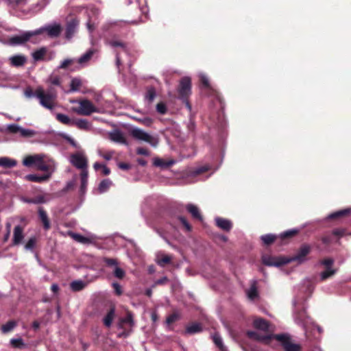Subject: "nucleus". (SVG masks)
I'll return each instance as SVG.
<instances>
[{
	"mask_svg": "<svg viewBox=\"0 0 351 351\" xmlns=\"http://www.w3.org/2000/svg\"><path fill=\"white\" fill-rule=\"evenodd\" d=\"M37 132L34 130L23 128L22 127L20 130V134L22 137L29 138L35 136Z\"/></svg>",
	"mask_w": 351,
	"mask_h": 351,
	"instance_id": "obj_43",
	"label": "nucleus"
},
{
	"mask_svg": "<svg viewBox=\"0 0 351 351\" xmlns=\"http://www.w3.org/2000/svg\"><path fill=\"white\" fill-rule=\"evenodd\" d=\"M350 212H351L350 208L343 209V210L335 212V213L329 215L328 218V219H335V218L343 217V216L348 215Z\"/></svg>",
	"mask_w": 351,
	"mask_h": 351,
	"instance_id": "obj_40",
	"label": "nucleus"
},
{
	"mask_svg": "<svg viewBox=\"0 0 351 351\" xmlns=\"http://www.w3.org/2000/svg\"><path fill=\"white\" fill-rule=\"evenodd\" d=\"M36 30H40V32H39V35L46 32L48 36L53 38L59 36L61 32V27L58 24H54L51 25H49L44 27H41L37 29Z\"/></svg>",
	"mask_w": 351,
	"mask_h": 351,
	"instance_id": "obj_11",
	"label": "nucleus"
},
{
	"mask_svg": "<svg viewBox=\"0 0 351 351\" xmlns=\"http://www.w3.org/2000/svg\"><path fill=\"white\" fill-rule=\"evenodd\" d=\"M24 95L27 98L36 97V89L33 91L32 88H27L25 90Z\"/></svg>",
	"mask_w": 351,
	"mask_h": 351,
	"instance_id": "obj_60",
	"label": "nucleus"
},
{
	"mask_svg": "<svg viewBox=\"0 0 351 351\" xmlns=\"http://www.w3.org/2000/svg\"><path fill=\"white\" fill-rule=\"evenodd\" d=\"M297 232H298V230H296V229L289 230H287V231L281 233L280 234V237L282 239L285 238L291 237L295 235Z\"/></svg>",
	"mask_w": 351,
	"mask_h": 351,
	"instance_id": "obj_56",
	"label": "nucleus"
},
{
	"mask_svg": "<svg viewBox=\"0 0 351 351\" xmlns=\"http://www.w3.org/2000/svg\"><path fill=\"white\" fill-rule=\"evenodd\" d=\"M254 326L260 330L267 331L269 330L268 322L262 318L256 319L254 321Z\"/></svg>",
	"mask_w": 351,
	"mask_h": 351,
	"instance_id": "obj_29",
	"label": "nucleus"
},
{
	"mask_svg": "<svg viewBox=\"0 0 351 351\" xmlns=\"http://www.w3.org/2000/svg\"><path fill=\"white\" fill-rule=\"evenodd\" d=\"M256 282V280H253L250 287L245 291L247 298L251 301H254L258 298Z\"/></svg>",
	"mask_w": 351,
	"mask_h": 351,
	"instance_id": "obj_17",
	"label": "nucleus"
},
{
	"mask_svg": "<svg viewBox=\"0 0 351 351\" xmlns=\"http://www.w3.org/2000/svg\"><path fill=\"white\" fill-rule=\"evenodd\" d=\"M213 340L215 344L220 349L221 351H226V348L223 346L222 339L219 334H215L213 336Z\"/></svg>",
	"mask_w": 351,
	"mask_h": 351,
	"instance_id": "obj_41",
	"label": "nucleus"
},
{
	"mask_svg": "<svg viewBox=\"0 0 351 351\" xmlns=\"http://www.w3.org/2000/svg\"><path fill=\"white\" fill-rule=\"evenodd\" d=\"M17 165L16 160L8 158V157H0V167L5 168L14 167Z\"/></svg>",
	"mask_w": 351,
	"mask_h": 351,
	"instance_id": "obj_28",
	"label": "nucleus"
},
{
	"mask_svg": "<svg viewBox=\"0 0 351 351\" xmlns=\"http://www.w3.org/2000/svg\"><path fill=\"white\" fill-rule=\"evenodd\" d=\"M56 119L60 123L69 126H74L75 119H71L68 115L61 113H58L56 115Z\"/></svg>",
	"mask_w": 351,
	"mask_h": 351,
	"instance_id": "obj_27",
	"label": "nucleus"
},
{
	"mask_svg": "<svg viewBox=\"0 0 351 351\" xmlns=\"http://www.w3.org/2000/svg\"><path fill=\"white\" fill-rule=\"evenodd\" d=\"M126 24L125 22L123 21H109L106 23L103 26V29L104 31H108L112 29V31H117L119 28L122 27L123 25Z\"/></svg>",
	"mask_w": 351,
	"mask_h": 351,
	"instance_id": "obj_20",
	"label": "nucleus"
},
{
	"mask_svg": "<svg viewBox=\"0 0 351 351\" xmlns=\"http://www.w3.org/2000/svg\"><path fill=\"white\" fill-rule=\"evenodd\" d=\"M46 156L42 154L27 156L23 160V165L25 167L35 165L39 171L49 173L50 177L56 169L55 162L51 159L45 160Z\"/></svg>",
	"mask_w": 351,
	"mask_h": 351,
	"instance_id": "obj_1",
	"label": "nucleus"
},
{
	"mask_svg": "<svg viewBox=\"0 0 351 351\" xmlns=\"http://www.w3.org/2000/svg\"><path fill=\"white\" fill-rule=\"evenodd\" d=\"M302 291H304L306 298L310 297L313 291V286L308 279L304 280L302 284Z\"/></svg>",
	"mask_w": 351,
	"mask_h": 351,
	"instance_id": "obj_25",
	"label": "nucleus"
},
{
	"mask_svg": "<svg viewBox=\"0 0 351 351\" xmlns=\"http://www.w3.org/2000/svg\"><path fill=\"white\" fill-rule=\"evenodd\" d=\"M47 53V49L45 47H42L32 53V58L34 61H40L43 60L45 55Z\"/></svg>",
	"mask_w": 351,
	"mask_h": 351,
	"instance_id": "obj_36",
	"label": "nucleus"
},
{
	"mask_svg": "<svg viewBox=\"0 0 351 351\" xmlns=\"http://www.w3.org/2000/svg\"><path fill=\"white\" fill-rule=\"evenodd\" d=\"M113 275L118 279H122L125 276V271L117 265L113 269Z\"/></svg>",
	"mask_w": 351,
	"mask_h": 351,
	"instance_id": "obj_45",
	"label": "nucleus"
},
{
	"mask_svg": "<svg viewBox=\"0 0 351 351\" xmlns=\"http://www.w3.org/2000/svg\"><path fill=\"white\" fill-rule=\"evenodd\" d=\"M110 139L116 143L127 145V141L124 138L123 133L119 130H115L110 133Z\"/></svg>",
	"mask_w": 351,
	"mask_h": 351,
	"instance_id": "obj_22",
	"label": "nucleus"
},
{
	"mask_svg": "<svg viewBox=\"0 0 351 351\" xmlns=\"http://www.w3.org/2000/svg\"><path fill=\"white\" fill-rule=\"evenodd\" d=\"M335 273V270L332 269V268L327 269L326 271H323L320 274L321 280H324L327 279L328 278L332 276Z\"/></svg>",
	"mask_w": 351,
	"mask_h": 351,
	"instance_id": "obj_52",
	"label": "nucleus"
},
{
	"mask_svg": "<svg viewBox=\"0 0 351 351\" xmlns=\"http://www.w3.org/2000/svg\"><path fill=\"white\" fill-rule=\"evenodd\" d=\"M283 348L285 351H300V347L298 344L292 343L290 341L285 344Z\"/></svg>",
	"mask_w": 351,
	"mask_h": 351,
	"instance_id": "obj_46",
	"label": "nucleus"
},
{
	"mask_svg": "<svg viewBox=\"0 0 351 351\" xmlns=\"http://www.w3.org/2000/svg\"><path fill=\"white\" fill-rule=\"evenodd\" d=\"M276 237L274 234H267L262 235L261 239L265 244L269 245L274 241Z\"/></svg>",
	"mask_w": 351,
	"mask_h": 351,
	"instance_id": "obj_48",
	"label": "nucleus"
},
{
	"mask_svg": "<svg viewBox=\"0 0 351 351\" xmlns=\"http://www.w3.org/2000/svg\"><path fill=\"white\" fill-rule=\"evenodd\" d=\"M114 314H115V311H114V308H112L108 311L107 315L104 317L103 321H104V324L106 326L110 327L112 325V322L114 319Z\"/></svg>",
	"mask_w": 351,
	"mask_h": 351,
	"instance_id": "obj_37",
	"label": "nucleus"
},
{
	"mask_svg": "<svg viewBox=\"0 0 351 351\" xmlns=\"http://www.w3.org/2000/svg\"><path fill=\"white\" fill-rule=\"evenodd\" d=\"M74 62V59L67 58L64 60L58 66L57 69H66Z\"/></svg>",
	"mask_w": 351,
	"mask_h": 351,
	"instance_id": "obj_50",
	"label": "nucleus"
},
{
	"mask_svg": "<svg viewBox=\"0 0 351 351\" xmlns=\"http://www.w3.org/2000/svg\"><path fill=\"white\" fill-rule=\"evenodd\" d=\"M178 317L179 316L177 313H173L167 317L166 322L167 324H171L176 322Z\"/></svg>",
	"mask_w": 351,
	"mask_h": 351,
	"instance_id": "obj_61",
	"label": "nucleus"
},
{
	"mask_svg": "<svg viewBox=\"0 0 351 351\" xmlns=\"http://www.w3.org/2000/svg\"><path fill=\"white\" fill-rule=\"evenodd\" d=\"M5 1L7 2V4L12 8H15L18 5L25 3V0H5Z\"/></svg>",
	"mask_w": 351,
	"mask_h": 351,
	"instance_id": "obj_54",
	"label": "nucleus"
},
{
	"mask_svg": "<svg viewBox=\"0 0 351 351\" xmlns=\"http://www.w3.org/2000/svg\"><path fill=\"white\" fill-rule=\"evenodd\" d=\"M179 219H180V222L182 223V225L185 227L186 230L190 232L191 230V226L189 224V223L187 221V220L183 217H180Z\"/></svg>",
	"mask_w": 351,
	"mask_h": 351,
	"instance_id": "obj_64",
	"label": "nucleus"
},
{
	"mask_svg": "<svg viewBox=\"0 0 351 351\" xmlns=\"http://www.w3.org/2000/svg\"><path fill=\"white\" fill-rule=\"evenodd\" d=\"M21 127L17 124H10L8 125V130L13 134L20 132Z\"/></svg>",
	"mask_w": 351,
	"mask_h": 351,
	"instance_id": "obj_58",
	"label": "nucleus"
},
{
	"mask_svg": "<svg viewBox=\"0 0 351 351\" xmlns=\"http://www.w3.org/2000/svg\"><path fill=\"white\" fill-rule=\"evenodd\" d=\"M47 82H49L52 85L58 86L61 85L60 78L59 76L54 75L52 73L49 77Z\"/></svg>",
	"mask_w": 351,
	"mask_h": 351,
	"instance_id": "obj_49",
	"label": "nucleus"
},
{
	"mask_svg": "<svg viewBox=\"0 0 351 351\" xmlns=\"http://www.w3.org/2000/svg\"><path fill=\"white\" fill-rule=\"evenodd\" d=\"M302 298L298 296V298L293 300V304L294 306V318L297 324L302 326L306 328V325L308 324L309 317L306 315L304 310L300 311V308H303Z\"/></svg>",
	"mask_w": 351,
	"mask_h": 351,
	"instance_id": "obj_4",
	"label": "nucleus"
},
{
	"mask_svg": "<svg viewBox=\"0 0 351 351\" xmlns=\"http://www.w3.org/2000/svg\"><path fill=\"white\" fill-rule=\"evenodd\" d=\"M131 135L135 139L149 143L151 146L156 147L158 144V138L146 132L145 131L134 128L131 130Z\"/></svg>",
	"mask_w": 351,
	"mask_h": 351,
	"instance_id": "obj_6",
	"label": "nucleus"
},
{
	"mask_svg": "<svg viewBox=\"0 0 351 351\" xmlns=\"http://www.w3.org/2000/svg\"><path fill=\"white\" fill-rule=\"evenodd\" d=\"M156 110L160 114H165L167 112V106L163 102L158 103L156 105Z\"/></svg>",
	"mask_w": 351,
	"mask_h": 351,
	"instance_id": "obj_59",
	"label": "nucleus"
},
{
	"mask_svg": "<svg viewBox=\"0 0 351 351\" xmlns=\"http://www.w3.org/2000/svg\"><path fill=\"white\" fill-rule=\"evenodd\" d=\"M38 216L43 223L44 228L45 230H49L50 228V222L48 219L47 213L43 208H40L38 209Z\"/></svg>",
	"mask_w": 351,
	"mask_h": 351,
	"instance_id": "obj_31",
	"label": "nucleus"
},
{
	"mask_svg": "<svg viewBox=\"0 0 351 351\" xmlns=\"http://www.w3.org/2000/svg\"><path fill=\"white\" fill-rule=\"evenodd\" d=\"M16 326L17 323L15 321H9L1 326L2 332L8 333L12 330Z\"/></svg>",
	"mask_w": 351,
	"mask_h": 351,
	"instance_id": "obj_39",
	"label": "nucleus"
},
{
	"mask_svg": "<svg viewBox=\"0 0 351 351\" xmlns=\"http://www.w3.org/2000/svg\"><path fill=\"white\" fill-rule=\"evenodd\" d=\"M93 55V51H92V50L88 51L78 59V62L81 64L86 62L87 61H88L90 59V58L92 57Z\"/></svg>",
	"mask_w": 351,
	"mask_h": 351,
	"instance_id": "obj_47",
	"label": "nucleus"
},
{
	"mask_svg": "<svg viewBox=\"0 0 351 351\" xmlns=\"http://www.w3.org/2000/svg\"><path fill=\"white\" fill-rule=\"evenodd\" d=\"M82 84L81 80L78 78H73L70 83L69 92L78 91Z\"/></svg>",
	"mask_w": 351,
	"mask_h": 351,
	"instance_id": "obj_42",
	"label": "nucleus"
},
{
	"mask_svg": "<svg viewBox=\"0 0 351 351\" xmlns=\"http://www.w3.org/2000/svg\"><path fill=\"white\" fill-rule=\"evenodd\" d=\"M23 239V229L20 226H16L14 230L13 243L19 244Z\"/></svg>",
	"mask_w": 351,
	"mask_h": 351,
	"instance_id": "obj_30",
	"label": "nucleus"
},
{
	"mask_svg": "<svg viewBox=\"0 0 351 351\" xmlns=\"http://www.w3.org/2000/svg\"><path fill=\"white\" fill-rule=\"evenodd\" d=\"M71 103H78L79 107L73 108V111L77 114L88 116L93 112H98L97 108L88 99L80 101H71Z\"/></svg>",
	"mask_w": 351,
	"mask_h": 351,
	"instance_id": "obj_7",
	"label": "nucleus"
},
{
	"mask_svg": "<svg viewBox=\"0 0 351 351\" xmlns=\"http://www.w3.org/2000/svg\"><path fill=\"white\" fill-rule=\"evenodd\" d=\"M79 21L76 19H73L67 23L65 32L66 38L70 39L72 38L77 29Z\"/></svg>",
	"mask_w": 351,
	"mask_h": 351,
	"instance_id": "obj_14",
	"label": "nucleus"
},
{
	"mask_svg": "<svg viewBox=\"0 0 351 351\" xmlns=\"http://www.w3.org/2000/svg\"><path fill=\"white\" fill-rule=\"evenodd\" d=\"M57 93L53 88L45 91L43 87L38 86L36 88V98L39 104L44 108L52 110L56 106Z\"/></svg>",
	"mask_w": 351,
	"mask_h": 351,
	"instance_id": "obj_2",
	"label": "nucleus"
},
{
	"mask_svg": "<svg viewBox=\"0 0 351 351\" xmlns=\"http://www.w3.org/2000/svg\"><path fill=\"white\" fill-rule=\"evenodd\" d=\"M262 261L264 265L269 267H280L281 265L290 263V260L289 258L283 257L271 256L269 255L263 256Z\"/></svg>",
	"mask_w": 351,
	"mask_h": 351,
	"instance_id": "obj_9",
	"label": "nucleus"
},
{
	"mask_svg": "<svg viewBox=\"0 0 351 351\" xmlns=\"http://www.w3.org/2000/svg\"><path fill=\"white\" fill-rule=\"evenodd\" d=\"M74 125H75L78 129L89 131L92 129L91 123L86 119H75Z\"/></svg>",
	"mask_w": 351,
	"mask_h": 351,
	"instance_id": "obj_21",
	"label": "nucleus"
},
{
	"mask_svg": "<svg viewBox=\"0 0 351 351\" xmlns=\"http://www.w3.org/2000/svg\"><path fill=\"white\" fill-rule=\"evenodd\" d=\"M87 283L82 280H74L71 282L70 287L73 291H80L84 289Z\"/></svg>",
	"mask_w": 351,
	"mask_h": 351,
	"instance_id": "obj_32",
	"label": "nucleus"
},
{
	"mask_svg": "<svg viewBox=\"0 0 351 351\" xmlns=\"http://www.w3.org/2000/svg\"><path fill=\"white\" fill-rule=\"evenodd\" d=\"M187 211L192 215V217L200 221H202L203 218L197 206L193 204H188L186 206Z\"/></svg>",
	"mask_w": 351,
	"mask_h": 351,
	"instance_id": "obj_18",
	"label": "nucleus"
},
{
	"mask_svg": "<svg viewBox=\"0 0 351 351\" xmlns=\"http://www.w3.org/2000/svg\"><path fill=\"white\" fill-rule=\"evenodd\" d=\"M202 330V325L199 323H193L188 326L186 328V333L187 334H195Z\"/></svg>",
	"mask_w": 351,
	"mask_h": 351,
	"instance_id": "obj_34",
	"label": "nucleus"
},
{
	"mask_svg": "<svg viewBox=\"0 0 351 351\" xmlns=\"http://www.w3.org/2000/svg\"><path fill=\"white\" fill-rule=\"evenodd\" d=\"M10 343L12 347L16 348L23 349L27 348V344L24 343L22 338L12 339Z\"/></svg>",
	"mask_w": 351,
	"mask_h": 351,
	"instance_id": "obj_38",
	"label": "nucleus"
},
{
	"mask_svg": "<svg viewBox=\"0 0 351 351\" xmlns=\"http://www.w3.org/2000/svg\"><path fill=\"white\" fill-rule=\"evenodd\" d=\"M49 173H45L43 176H38L36 174H28L25 176V180L30 182H34L38 183H42L49 180L50 178Z\"/></svg>",
	"mask_w": 351,
	"mask_h": 351,
	"instance_id": "obj_16",
	"label": "nucleus"
},
{
	"mask_svg": "<svg viewBox=\"0 0 351 351\" xmlns=\"http://www.w3.org/2000/svg\"><path fill=\"white\" fill-rule=\"evenodd\" d=\"M51 199L52 197L49 194L39 195L34 197L32 202L34 204H45L49 202Z\"/></svg>",
	"mask_w": 351,
	"mask_h": 351,
	"instance_id": "obj_33",
	"label": "nucleus"
},
{
	"mask_svg": "<svg viewBox=\"0 0 351 351\" xmlns=\"http://www.w3.org/2000/svg\"><path fill=\"white\" fill-rule=\"evenodd\" d=\"M124 324L128 325L131 328L134 326L133 315L130 312H128L127 315L121 319L119 328H123Z\"/></svg>",
	"mask_w": 351,
	"mask_h": 351,
	"instance_id": "obj_26",
	"label": "nucleus"
},
{
	"mask_svg": "<svg viewBox=\"0 0 351 351\" xmlns=\"http://www.w3.org/2000/svg\"><path fill=\"white\" fill-rule=\"evenodd\" d=\"M69 162L77 169H81L82 171L87 170L88 160L83 151H79L71 154Z\"/></svg>",
	"mask_w": 351,
	"mask_h": 351,
	"instance_id": "obj_8",
	"label": "nucleus"
},
{
	"mask_svg": "<svg viewBox=\"0 0 351 351\" xmlns=\"http://www.w3.org/2000/svg\"><path fill=\"white\" fill-rule=\"evenodd\" d=\"M191 93V80L189 77H184L180 80L179 93L183 99H186Z\"/></svg>",
	"mask_w": 351,
	"mask_h": 351,
	"instance_id": "obj_10",
	"label": "nucleus"
},
{
	"mask_svg": "<svg viewBox=\"0 0 351 351\" xmlns=\"http://www.w3.org/2000/svg\"><path fill=\"white\" fill-rule=\"evenodd\" d=\"M199 77H200V80H201L202 84L205 87L208 88L209 87V80H208V78L207 77V76L204 74L201 73L199 75Z\"/></svg>",
	"mask_w": 351,
	"mask_h": 351,
	"instance_id": "obj_63",
	"label": "nucleus"
},
{
	"mask_svg": "<svg viewBox=\"0 0 351 351\" xmlns=\"http://www.w3.org/2000/svg\"><path fill=\"white\" fill-rule=\"evenodd\" d=\"M72 237L77 242L81 243H87L89 241V239L87 237H85L79 234H72Z\"/></svg>",
	"mask_w": 351,
	"mask_h": 351,
	"instance_id": "obj_53",
	"label": "nucleus"
},
{
	"mask_svg": "<svg viewBox=\"0 0 351 351\" xmlns=\"http://www.w3.org/2000/svg\"><path fill=\"white\" fill-rule=\"evenodd\" d=\"M215 222L219 228L226 231L230 230L232 226L230 220L221 217H216Z\"/></svg>",
	"mask_w": 351,
	"mask_h": 351,
	"instance_id": "obj_19",
	"label": "nucleus"
},
{
	"mask_svg": "<svg viewBox=\"0 0 351 351\" xmlns=\"http://www.w3.org/2000/svg\"><path fill=\"white\" fill-rule=\"evenodd\" d=\"M36 245V239L34 237L30 238L26 243L25 247L27 250H32Z\"/></svg>",
	"mask_w": 351,
	"mask_h": 351,
	"instance_id": "obj_57",
	"label": "nucleus"
},
{
	"mask_svg": "<svg viewBox=\"0 0 351 351\" xmlns=\"http://www.w3.org/2000/svg\"><path fill=\"white\" fill-rule=\"evenodd\" d=\"M88 170H84L80 173V180H81V185H80V193L84 195L86 193V187L88 184Z\"/></svg>",
	"mask_w": 351,
	"mask_h": 351,
	"instance_id": "obj_23",
	"label": "nucleus"
},
{
	"mask_svg": "<svg viewBox=\"0 0 351 351\" xmlns=\"http://www.w3.org/2000/svg\"><path fill=\"white\" fill-rule=\"evenodd\" d=\"M10 64L12 66L21 67L27 62V58L22 54H17L9 58Z\"/></svg>",
	"mask_w": 351,
	"mask_h": 351,
	"instance_id": "obj_15",
	"label": "nucleus"
},
{
	"mask_svg": "<svg viewBox=\"0 0 351 351\" xmlns=\"http://www.w3.org/2000/svg\"><path fill=\"white\" fill-rule=\"evenodd\" d=\"M310 246L308 245H303L300 248L298 253L290 260L291 261H297L299 263H302L305 260V256L310 252Z\"/></svg>",
	"mask_w": 351,
	"mask_h": 351,
	"instance_id": "obj_13",
	"label": "nucleus"
},
{
	"mask_svg": "<svg viewBox=\"0 0 351 351\" xmlns=\"http://www.w3.org/2000/svg\"><path fill=\"white\" fill-rule=\"evenodd\" d=\"M247 335L250 338L265 343H267L269 339L272 338L276 339L280 341L282 346H284L285 344L289 341V337L285 334H280L276 335H261L258 332L256 331H248Z\"/></svg>",
	"mask_w": 351,
	"mask_h": 351,
	"instance_id": "obj_5",
	"label": "nucleus"
},
{
	"mask_svg": "<svg viewBox=\"0 0 351 351\" xmlns=\"http://www.w3.org/2000/svg\"><path fill=\"white\" fill-rule=\"evenodd\" d=\"M40 30L22 32L18 35H14L9 38V43L11 45H21L31 41L33 43H37L35 37L39 35Z\"/></svg>",
	"mask_w": 351,
	"mask_h": 351,
	"instance_id": "obj_3",
	"label": "nucleus"
},
{
	"mask_svg": "<svg viewBox=\"0 0 351 351\" xmlns=\"http://www.w3.org/2000/svg\"><path fill=\"white\" fill-rule=\"evenodd\" d=\"M106 44L109 45L110 47L112 48H117L120 47L122 49L123 51L128 53V49L127 47V45L125 43L119 41V40H106Z\"/></svg>",
	"mask_w": 351,
	"mask_h": 351,
	"instance_id": "obj_24",
	"label": "nucleus"
},
{
	"mask_svg": "<svg viewBox=\"0 0 351 351\" xmlns=\"http://www.w3.org/2000/svg\"><path fill=\"white\" fill-rule=\"evenodd\" d=\"M156 96V90L153 87H150L147 89L146 95H145V99L149 102H152L154 99H155Z\"/></svg>",
	"mask_w": 351,
	"mask_h": 351,
	"instance_id": "obj_44",
	"label": "nucleus"
},
{
	"mask_svg": "<svg viewBox=\"0 0 351 351\" xmlns=\"http://www.w3.org/2000/svg\"><path fill=\"white\" fill-rule=\"evenodd\" d=\"M171 261V257L170 256L164 255L160 259H158L157 263L160 266L164 267L165 264L169 263Z\"/></svg>",
	"mask_w": 351,
	"mask_h": 351,
	"instance_id": "obj_55",
	"label": "nucleus"
},
{
	"mask_svg": "<svg viewBox=\"0 0 351 351\" xmlns=\"http://www.w3.org/2000/svg\"><path fill=\"white\" fill-rule=\"evenodd\" d=\"M103 261L108 267H112L113 269L118 265V262L114 258H104Z\"/></svg>",
	"mask_w": 351,
	"mask_h": 351,
	"instance_id": "obj_51",
	"label": "nucleus"
},
{
	"mask_svg": "<svg viewBox=\"0 0 351 351\" xmlns=\"http://www.w3.org/2000/svg\"><path fill=\"white\" fill-rule=\"evenodd\" d=\"M99 14L97 8H91L88 10V20L86 23V26L90 32H92L95 28V21L97 16Z\"/></svg>",
	"mask_w": 351,
	"mask_h": 351,
	"instance_id": "obj_12",
	"label": "nucleus"
},
{
	"mask_svg": "<svg viewBox=\"0 0 351 351\" xmlns=\"http://www.w3.org/2000/svg\"><path fill=\"white\" fill-rule=\"evenodd\" d=\"M112 182L110 179H104L103 180L98 186V191L99 193H104L106 192L110 186L112 185Z\"/></svg>",
	"mask_w": 351,
	"mask_h": 351,
	"instance_id": "obj_35",
	"label": "nucleus"
},
{
	"mask_svg": "<svg viewBox=\"0 0 351 351\" xmlns=\"http://www.w3.org/2000/svg\"><path fill=\"white\" fill-rule=\"evenodd\" d=\"M169 280L167 276H164L154 282V283L152 285V288H154L157 285H163L168 282Z\"/></svg>",
	"mask_w": 351,
	"mask_h": 351,
	"instance_id": "obj_62",
	"label": "nucleus"
}]
</instances>
